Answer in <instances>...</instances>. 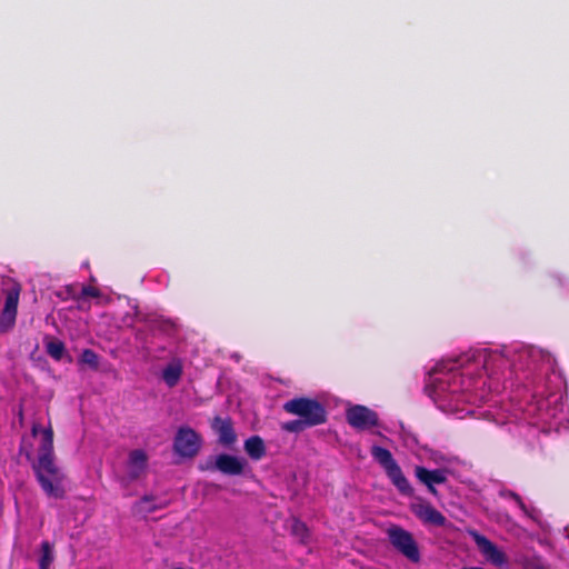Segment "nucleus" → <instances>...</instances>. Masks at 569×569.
Here are the masks:
<instances>
[{
  "label": "nucleus",
  "instance_id": "nucleus-26",
  "mask_svg": "<svg viewBox=\"0 0 569 569\" xmlns=\"http://www.w3.org/2000/svg\"><path fill=\"white\" fill-rule=\"evenodd\" d=\"M526 569H545L539 559L527 561Z\"/></svg>",
  "mask_w": 569,
  "mask_h": 569
},
{
  "label": "nucleus",
  "instance_id": "nucleus-10",
  "mask_svg": "<svg viewBox=\"0 0 569 569\" xmlns=\"http://www.w3.org/2000/svg\"><path fill=\"white\" fill-rule=\"evenodd\" d=\"M472 537L477 547L488 561L497 567H503L507 565L508 560L505 552L501 551L492 541L478 532H472Z\"/></svg>",
  "mask_w": 569,
  "mask_h": 569
},
{
  "label": "nucleus",
  "instance_id": "nucleus-21",
  "mask_svg": "<svg viewBox=\"0 0 569 569\" xmlns=\"http://www.w3.org/2000/svg\"><path fill=\"white\" fill-rule=\"evenodd\" d=\"M53 561V551L49 541L41 543V557L39 560V569H48Z\"/></svg>",
  "mask_w": 569,
  "mask_h": 569
},
{
  "label": "nucleus",
  "instance_id": "nucleus-15",
  "mask_svg": "<svg viewBox=\"0 0 569 569\" xmlns=\"http://www.w3.org/2000/svg\"><path fill=\"white\" fill-rule=\"evenodd\" d=\"M392 485L398 489V491L407 497L413 495V488L411 487L409 480L403 475L400 466L398 465L393 469L386 472Z\"/></svg>",
  "mask_w": 569,
  "mask_h": 569
},
{
  "label": "nucleus",
  "instance_id": "nucleus-23",
  "mask_svg": "<svg viewBox=\"0 0 569 569\" xmlns=\"http://www.w3.org/2000/svg\"><path fill=\"white\" fill-rule=\"evenodd\" d=\"M80 362L97 370L99 367V357L92 349H84L80 355Z\"/></svg>",
  "mask_w": 569,
  "mask_h": 569
},
{
  "label": "nucleus",
  "instance_id": "nucleus-16",
  "mask_svg": "<svg viewBox=\"0 0 569 569\" xmlns=\"http://www.w3.org/2000/svg\"><path fill=\"white\" fill-rule=\"evenodd\" d=\"M246 453L252 459V460H261L266 453V445L263 439L260 436H251L249 437L243 445Z\"/></svg>",
  "mask_w": 569,
  "mask_h": 569
},
{
  "label": "nucleus",
  "instance_id": "nucleus-13",
  "mask_svg": "<svg viewBox=\"0 0 569 569\" xmlns=\"http://www.w3.org/2000/svg\"><path fill=\"white\" fill-rule=\"evenodd\" d=\"M415 513L423 522L437 527H443L447 522L446 517L430 503L419 505L415 509Z\"/></svg>",
  "mask_w": 569,
  "mask_h": 569
},
{
  "label": "nucleus",
  "instance_id": "nucleus-18",
  "mask_svg": "<svg viewBox=\"0 0 569 569\" xmlns=\"http://www.w3.org/2000/svg\"><path fill=\"white\" fill-rule=\"evenodd\" d=\"M182 376V366L180 362H171L162 370V379L170 388L178 385Z\"/></svg>",
  "mask_w": 569,
  "mask_h": 569
},
{
  "label": "nucleus",
  "instance_id": "nucleus-14",
  "mask_svg": "<svg viewBox=\"0 0 569 569\" xmlns=\"http://www.w3.org/2000/svg\"><path fill=\"white\" fill-rule=\"evenodd\" d=\"M167 507V502L157 499L154 496L146 495L133 506V511L137 515L147 516L157 510H161Z\"/></svg>",
  "mask_w": 569,
  "mask_h": 569
},
{
  "label": "nucleus",
  "instance_id": "nucleus-3",
  "mask_svg": "<svg viewBox=\"0 0 569 569\" xmlns=\"http://www.w3.org/2000/svg\"><path fill=\"white\" fill-rule=\"evenodd\" d=\"M283 410L302 419L308 426L317 427L328 420V411L323 403L313 398L296 397L283 403Z\"/></svg>",
  "mask_w": 569,
  "mask_h": 569
},
{
  "label": "nucleus",
  "instance_id": "nucleus-24",
  "mask_svg": "<svg viewBox=\"0 0 569 569\" xmlns=\"http://www.w3.org/2000/svg\"><path fill=\"white\" fill-rule=\"evenodd\" d=\"M100 295V290L92 286H83L81 289V297L98 298Z\"/></svg>",
  "mask_w": 569,
  "mask_h": 569
},
{
  "label": "nucleus",
  "instance_id": "nucleus-6",
  "mask_svg": "<svg viewBox=\"0 0 569 569\" xmlns=\"http://www.w3.org/2000/svg\"><path fill=\"white\" fill-rule=\"evenodd\" d=\"M202 438L191 427L182 426L173 439V450L181 458H194L201 448Z\"/></svg>",
  "mask_w": 569,
  "mask_h": 569
},
{
  "label": "nucleus",
  "instance_id": "nucleus-27",
  "mask_svg": "<svg viewBox=\"0 0 569 569\" xmlns=\"http://www.w3.org/2000/svg\"><path fill=\"white\" fill-rule=\"evenodd\" d=\"M40 426L38 423H34L31 428V433L33 437H36L39 432Z\"/></svg>",
  "mask_w": 569,
  "mask_h": 569
},
{
  "label": "nucleus",
  "instance_id": "nucleus-9",
  "mask_svg": "<svg viewBox=\"0 0 569 569\" xmlns=\"http://www.w3.org/2000/svg\"><path fill=\"white\" fill-rule=\"evenodd\" d=\"M211 429L218 437V443L224 448L233 447L238 441V436L231 418L214 417L211 421Z\"/></svg>",
  "mask_w": 569,
  "mask_h": 569
},
{
  "label": "nucleus",
  "instance_id": "nucleus-28",
  "mask_svg": "<svg viewBox=\"0 0 569 569\" xmlns=\"http://www.w3.org/2000/svg\"><path fill=\"white\" fill-rule=\"evenodd\" d=\"M461 569H483L481 567H470V568H461Z\"/></svg>",
  "mask_w": 569,
  "mask_h": 569
},
{
  "label": "nucleus",
  "instance_id": "nucleus-25",
  "mask_svg": "<svg viewBox=\"0 0 569 569\" xmlns=\"http://www.w3.org/2000/svg\"><path fill=\"white\" fill-rule=\"evenodd\" d=\"M506 496L510 499H512L519 507L521 510L523 511H527V507L525 505V502L522 501V498L515 491H508L506 493Z\"/></svg>",
  "mask_w": 569,
  "mask_h": 569
},
{
  "label": "nucleus",
  "instance_id": "nucleus-22",
  "mask_svg": "<svg viewBox=\"0 0 569 569\" xmlns=\"http://www.w3.org/2000/svg\"><path fill=\"white\" fill-rule=\"evenodd\" d=\"M311 428L308 426L302 419L298 417V419L286 421L281 423V430L290 432V433H300L306 429Z\"/></svg>",
  "mask_w": 569,
  "mask_h": 569
},
{
  "label": "nucleus",
  "instance_id": "nucleus-19",
  "mask_svg": "<svg viewBox=\"0 0 569 569\" xmlns=\"http://www.w3.org/2000/svg\"><path fill=\"white\" fill-rule=\"evenodd\" d=\"M46 351L52 359L59 361L64 356L66 346L59 339H48L46 341Z\"/></svg>",
  "mask_w": 569,
  "mask_h": 569
},
{
  "label": "nucleus",
  "instance_id": "nucleus-4",
  "mask_svg": "<svg viewBox=\"0 0 569 569\" xmlns=\"http://www.w3.org/2000/svg\"><path fill=\"white\" fill-rule=\"evenodd\" d=\"M390 545L405 558L413 563L421 559L420 550L412 533L400 526L392 525L387 529Z\"/></svg>",
  "mask_w": 569,
  "mask_h": 569
},
{
  "label": "nucleus",
  "instance_id": "nucleus-12",
  "mask_svg": "<svg viewBox=\"0 0 569 569\" xmlns=\"http://www.w3.org/2000/svg\"><path fill=\"white\" fill-rule=\"evenodd\" d=\"M148 456L142 449H134L128 458V477L137 480L147 469Z\"/></svg>",
  "mask_w": 569,
  "mask_h": 569
},
{
  "label": "nucleus",
  "instance_id": "nucleus-5",
  "mask_svg": "<svg viewBox=\"0 0 569 569\" xmlns=\"http://www.w3.org/2000/svg\"><path fill=\"white\" fill-rule=\"evenodd\" d=\"M247 467V461L229 453H220L214 458H209L203 465L199 466L202 471H219L224 476H241Z\"/></svg>",
  "mask_w": 569,
  "mask_h": 569
},
{
  "label": "nucleus",
  "instance_id": "nucleus-8",
  "mask_svg": "<svg viewBox=\"0 0 569 569\" xmlns=\"http://www.w3.org/2000/svg\"><path fill=\"white\" fill-rule=\"evenodd\" d=\"M347 422L360 430L378 426L379 419L377 412L368 407L356 405L346 411Z\"/></svg>",
  "mask_w": 569,
  "mask_h": 569
},
{
  "label": "nucleus",
  "instance_id": "nucleus-20",
  "mask_svg": "<svg viewBox=\"0 0 569 569\" xmlns=\"http://www.w3.org/2000/svg\"><path fill=\"white\" fill-rule=\"evenodd\" d=\"M291 535L295 536L301 543H306L309 538V529L305 522L295 518L290 526Z\"/></svg>",
  "mask_w": 569,
  "mask_h": 569
},
{
  "label": "nucleus",
  "instance_id": "nucleus-11",
  "mask_svg": "<svg viewBox=\"0 0 569 569\" xmlns=\"http://www.w3.org/2000/svg\"><path fill=\"white\" fill-rule=\"evenodd\" d=\"M415 476L416 478L427 487L428 491L437 496L438 491L436 489V485H441L447 481L446 471L442 469H427L422 466H417L415 468Z\"/></svg>",
  "mask_w": 569,
  "mask_h": 569
},
{
  "label": "nucleus",
  "instance_id": "nucleus-17",
  "mask_svg": "<svg viewBox=\"0 0 569 569\" xmlns=\"http://www.w3.org/2000/svg\"><path fill=\"white\" fill-rule=\"evenodd\" d=\"M371 456L385 469L386 472L398 466L397 461L392 457V453L383 447L373 446L371 448Z\"/></svg>",
  "mask_w": 569,
  "mask_h": 569
},
{
  "label": "nucleus",
  "instance_id": "nucleus-2",
  "mask_svg": "<svg viewBox=\"0 0 569 569\" xmlns=\"http://www.w3.org/2000/svg\"><path fill=\"white\" fill-rule=\"evenodd\" d=\"M475 359V355H461L460 357L442 360L429 371V395L442 397L446 393H457L465 390L462 375L458 372L468 362Z\"/></svg>",
  "mask_w": 569,
  "mask_h": 569
},
{
  "label": "nucleus",
  "instance_id": "nucleus-7",
  "mask_svg": "<svg viewBox=\"0 0 569 569\" xmlns=\"http://www.w3.org/2000/svg\"><path fill=\"white\" fill-rule=\"evenodd\" d=\"M20 292L21 286L18 282H14L12 287L6 291V301L0 315L1 332H7L16 323Z\"/></svg>",
  "mask_w": 569,
  "mask_h": 569
},
{
  "label": "nucleus",
  "instance_id": "nucleus-1",
  "mask_svg": "<svg viewBox=\"0 0 569 569\" xmlns=\"http://www.w3.org/2000/svg\"><path fill=\"white\" fill-rule=\"evenodd\" d=\"M36 478L47 496L63 499L66 491L61 485L63 476L54 463L53 430L51 426L42 430L38 459L32 463Z\"/></svg>",
  "mask_w": 569,
  "mask_h": 569
}]
</instances>
